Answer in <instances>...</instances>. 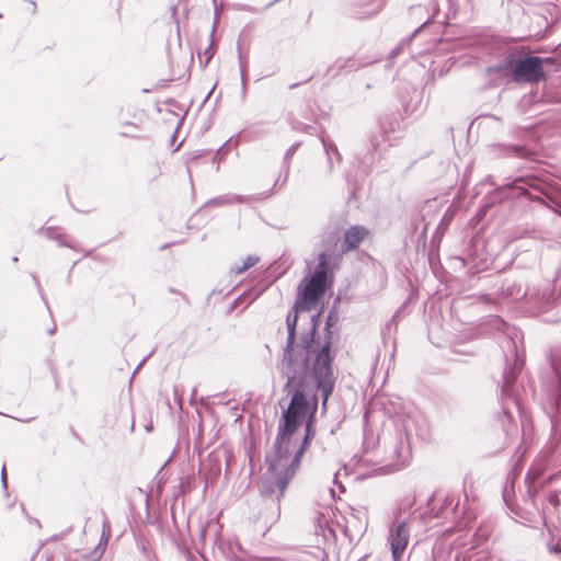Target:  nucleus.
Here are the masks:
<instances>
[{"instance_id": "13", "label": "nucleus", "mask_w": 561, "mask_h": 561, "mask_svg": "<svg viewBox=\"0 0 561 561\" xmlns=\"http://www.w3.org/2000/svg\"><path fill=\"white\" fill-rule=\"evenodd\" d=\"M393 129L394 128L391 123H389L388 126L383 124L380 126L379 133L374 135L370 139V145L375 152L381 151L383 149V144L390 141L388 134L393 131Z\"/></svg>"}, {"instance_id": "25", "label": "nucleus", "mask_w": 561, "mask_h": 561, "mask_svg": "<svg viewBox=\"0 0 561 561\" xmlns=\"http://www.w3.org/2000/svg\"><path fill=\"white\" fill-rule=\"evenodd\" d=\"M1 481L2 485L5 489L7 488V474H5V467L3 466L1 469Z\"/></svg>"}, {"instance_id": "7", "label": "nucleus", "mask_w": 561, "mask_h": 561, "mask_svg": "<svg viewBox=\"0 0 561 561\" xmlns=\"http://www.w3.org/2000/svg\"><path fill=\"white\" fill-rule=\"evenodd\" d=\"M409 537L408 522L402 520L390 527L388 540L390 542L391 554L394 561L401 560L409 543Z\"/></svg>"}, {"instance_id": "5", "label": "nucleus", "mask_w": 561, "mask_h": 561, "mask_svg": "<svg viewBox=\"0 0 561 561\" xmlns=\"http://www.w3.org/2000/svg\"><path fill=\"white\" fill-rule=\"evenodd\" d=\"M543 61L545 59L537 56H528L516 61L506 58L500 61L493 70L515 82L536 83L543 77Z\"/></svg>"}, {"instance_id": "8", "label": "nucleus", "mask_w": 561, "mask_h": 561, "mask_svg": "<svg viewBox=\"0 0 561 561\" xmlns=\"http://www.w3.org/2000/svg\"><path fill=\"white\" fill-rule=\"evenodd\" d=\"M545 472V466L542 463L533 465L526 477L525 483L527 486V501L531 503L533 506L537 505V496H539L540 489L543 483L540 481L542 473Z\"/></svg>"}, {"instance_id": "24", "label": "nucleus", "mask_w": 561, "mask_h": 561, "mask_svg": "<svg viewBox=\"0 0 561 561\" xmlns=\"http://www.w3.org/2000/svg\"><path fill=\"white\" fill-rule=\"evenodd\" d=\"M239 62H240V69H241V77H242V81H243L244 73H245V62L243 61L241 54L239 55Z\"/></svg>"}, {"instance_id": "4", "label": "nucleus", "mask_w": 561, "mask_h": 561, "mask_svg": "<svg viewBox=\"0 0 561 561\" xmlns=\"http://www.w3.org/2000/svg\"><path fill=\"white\" fill-rule=\"evenodd\" d=\"M317 260L318 263L314 272L310 276L305 277L299 286V297L301 298V302H297L294 307V311L289 312L291 318L295 312L297 314L299 310L309 311L313 309L325 293L329 285V262L327 253H319Z\"/></svg>"}, {"instance_id": "1", "label": "nucleus", "mask_w": 561, "mask_h": 561, "mask_svg": "<svg viewBox=\"0 0 561 561\" xmlns=\"http://www.w3.org/2000/svg\"><path fill=\"white\" fill-rule=\"evenodd\" d=\"M319 318L320 313L311 317L310 333L300 339L299 345H295L298 314L295 313L293 318L290 313L287 314L288 336L279 368L282 375L287 379L285 388H305L308 381L313 379L322 392L323 404H325L333 391L335 377L332 368L329 322L325 328L324 343H318L317 347L314 346L313 335Z\"/></svg>"}, {"instance_id": "20", "label": "nucleus", "mask_w": 561, "mask_h": 561, "mask_svg": "<svg viewBox=\"0 0 561 561\" xmlns=\"http://www.w3.org/2000/svg\"><path fill=\"white\" fill-rule=\"evenodd\" d=\"M298 144H294L291 145L288 150L286 151L285 153V157H284V161H285V168H286V175L288 174L289 172V160L290 158L294 156V153L296 152L297 148H298Z\"/></svg>"}, {"instance_id": "26", "label": "nucleus", "mask_w": 561, "mask_h": 561, "mask_svg": "<svg viewBox=\"0 0 561 561\" xmlns=\"http://www.w3.org/2000/svg\"><path fill=\"white\" fill-rule=\"evenodd\" d=\"M405 42H402L396 49L392 50L391 53V57H394L399 54L400 49L402 48V46L404 45Z\"/></svg>"}, {"instance_id": "3", "label": "nucleus", "mask_w": 561, "mask_h": 561, "mask_svg": "<svg viewBox=\"0 0 561 561\" xmlns=\"http://www.w3.org/2000/svg\"><path fill=\"white\" fill-rule=\"evenodd\" d=\"M285 389L289 393L293 392V397L288 408L283 413L274 443L276 444L278 455H283V453L289 451L290 449L296 450L299 447L297 443L293 442L291 436L308 411V400L304 388Z\"/></svg>"}, {"instance_id": "21", "label": "nucleus", "mask_w": 561, "mask_h": 561, "mask_svg": "<svg viewBox=\"0 0 561 561\" xmlns=\"http://www.w3.org/2000/svg\"><path fill=\"white\" fill-rule=\"evenodd\" d=\"M38 232H39L41 234H44L45 237H47V238H49V239H56V240H57V239H59V236L55 234V230H54V228H51V227H48V228H41V229L38 230Z\"/></svg>"}, {"instance_id": "10", "label": "nucleus", "mask_w": 561, "mask_h": 561, "mask_svg": "<svg viewBox=\"0 0 561 561\" xmlns=\"http://www.w3.org/2000/svg\"><path fill=\"white\" fill-rule=\"evenodd\" d=\"M368 231L365 227L352 226L344 232L343 250L350 251L358 247V244L365 239Z\"/></svg>"}, {"instance_id": "14", "label": "nucleus", "mask_w": 561, "mask_h": 561, "mask_svg": "<svg viewBox=\"0 0 561 561\" xmlns=\"http://www.w3.org/2000/svg\"><path fill=\"white\" fill-rule=\"evenodd\" d=\"M244 202V196L241 195H222L215 197L210 201H208L205 204V207L207 206H224L232 203H242Z\"/></svg>"}, {"instance_id": "29", "label": "nucleus", "mask_w": 561, "mask_h": 561, "mask_svg": "<svg viewBox=\"0 0 561 561\" xmlns=\"http://www.w3.org/2000/svg\"><path fill=\"white\" fill-rule=\"evenodd\" d=\"M33 279H34L38 290H41V285H39L38 278L35 275H33Z\"/></svg>"}, {"instance_id": "18", "label": "nucleus", "mask_w": 561, "mask_h": 561, "mask_svg": "<svg viewBox=\"0 0 561 561\" xmlns=\"http://www.w3.org/2000/svg\"><path fill=\"white\" fill-rule=\"evenodd\" d=\"M214 55V45L209 44V46L203 51L198 54L199 61L202 66L205 68Z\"/></svg>"}, {"instance_id": "28", "label": "nucleus", "mask_w": 561, "mask_h": 561, "mask_svg": "<svg viewBox=\"0 0 561 561\" xmlns=\"http://www.w3.org/2000/svg\"><path fill=\"white\" fill-rule=\"evenodd\" d=\"M396 454H397V457L398 459H401V458H404V456L402 455V450L400 449H396Z\"/></svg>"}, {"instance_id": "31", "label": "nucleus", "mask_w": 561, "mask_h": 561, "mask_svg": "<svg viewBox=\"0 0 561 561\" xmlns=\"http://www.w3.org/2000/svg\"><path fill=\"white\" fill-rule=\"evenodd\" d=\"M419 31H420V27H419L417 30H415V31H414V33H413V34H412V36L408 39V42H410V41H411V38H412L416 33H419Z\"/></svg>"}, {"instance_id": "19", "label": "nucleus", "mask_w": 561, "mask_h": 561, "mask_svg": "<svg viewBox=\"0 0 561 561\" xmlns=\"http://www.w3.org/2000/svg\"><path fill=\"white\" fill-rule=\"evenodd\" d=\"M546 546L549 553L554 556H561V540H558L556 542L554 539L551 538Z\"/></svg>"}, {"instance_id": "11", "label": "nucleus", "mask_w": 561, "mask_h": 561, "mask_svg": "<svg viewBox=\"0 0 561 561\" xmlns=\"http://www.w3.org/2000/svg\"><path fill=\"white\" fill-rule=\"evenodd\" d=\"M537 507L534 506L538 512H541V518L545 519L548 513L557 512L561 505V491L550 492L547 496V504L543 501L537 499Z\"/></svg>"}, {"instance_id": "17", "label": "nucleus", "mask_w": 561, "mask_h": 561, "mask_svg": "<svg viewBox=\"0 0 561 561\" xmlns=\"http://www.w3.org/2000/svg\"><path fill=\"white\" fill-rule=\"evenodd\" d=\"M516 379V375L512 371L505 373L503 376L502 392L510 396V389Z\"/></svg>"}, {"instance_id": "34", "label": "nucleus", "mask_w": 561, "mask_h": 561, "mask_svg": "<svg viewBox=\"0 0 561 561\" xmlns=\"http://www.w3.org/2000/svg\"><path fill=\"white\" fill-rule=\"evenodd\" d=\"M552 480V477H549L546 482H550Z\"/></svg>"}, {"instance_id": "6", "label": "nucleus", "mask_w": 561, "mask_h": 561, "mask_svg": "<svg viewBox=\"0 0 561 561\" xmlns=\"http://www.w3.org/2000/svg\"><path fill=\"white\" fill-rule=\"evenodd\" d=\"M550 364L556 377V385L550 394L551 413L550 420L553 430L561 425V348L551 353Z\"/></svg>"}, {"instance_id": "15", "label": "nucleus", "mask_w": 561, "mask_h": 561, "mask_svg": "<svg viewBox=\"0 0 561 561\" xmlns=\"http://www.w3.org/2000/svg\"><path fill=\"white\" fill-rule=\"evenodd\" d=\"M259 262V257L256 255H248L241 265H233L231 267V271L234 273V274H241L243 272H245L248 268L254 266L256 263Z\"/></svg>"}, {"instance_id": "23", "label": "nucleus", "mask_w": 561, "mask_h": 561, "mask_svg": "<svg viewBox=\"0 0 561 561\" xmlns=\"http://www.w3.org/2000/svg\"><path fill=\"white\" fill-rule=\"evenodd\" d=\"M108 534H110V524H108V522H107V520H105V522L103 523V531H102V537H105V536H106V538H105V542H106V541H107V539H108Z\"/></svg>"}, {"instance_id": "22", "label": "nucleus", "mask_w": 561, "mask_h": 561, "mask_svg": "<svg viewBox=\"0 0 561 561\" xmlns=\"http://www.w3.org/2000/svg\"><path fill=\"white\" fill-rule=\"evenodd\" d=\"M173 397H174V400L178 403L179 408L182 410L183 394H182V391H180L178 387H174V389H173Z\"/></svg>"}, {"instance_id": "9", "label": "nucleus", "mask_w": 561, "mask_h": 561, "mask_svg": "<svg viewBox=\"0 0 561 561\" xmlns=\"http://www.w3.org/2000/svg\"><path fill=\"white\" fill-rule=\"evenodd\" d=\"M333 512L325 507L322 512H317L314 516L316 534L321 535L325 540L335 537L334 530L330 526Z\"/></svg>"}, {"instance_id": "12", "label": "nucleus", "mask_w": 561, "mask_h": 561, "mask_svg": "<svg viewBox=\"0 0 561 561\" xmlns=\"http://www.w3.org/2000/svg\"><path fill=\"white\" fill-rule=\"evenodd\" d=\"M360 67V64L353 57H340L329 68L328 75L337 76L342 71H354Z\"/></svg>"}, {"instance_id": "32", "label": "nucleus", "mask_w": 561, "mask_h": 561, "mask_svg": "<svg viewBox=\"0 0 561 561\" xmlns=\"http://www.w3.org/2000/svg\"><path fill=\"white\" fill-rule=\"evenodd\" d=\"M60 244H61V245H65V247H70V248L72 247L69 242H66V241H65V242H61Z\"/></svg>"}, {"instance_id": "2", "label": "nucleus", "mask_w": 561, "mask_h": 561, "mask_svg": "<svg viewBox=\"0 0 561 561\" xmlns=\"http://www.w3.org/2000/svg\"><path fill=\"white\" fill-rule=\"evenodd\" d=\"M311 439L310 423L306 426V434L302 443L294 450L278 455L276 444L273 451L266 456L268 469L261 481V494L263 496L276 495L277 501L284 495L288 482L293 479L300 466L302 455Z\"/></svg>"}, {"instance_id": "16", "label": "nucleus", "mask_w": 561, "mask_h": 561, "mask_svg": "<svg viewBox=\"0 0 561 561\" xmlns=\"http://www.w3.org/2000/svg\"><path fill=\"white\" fill-rule=\"evenodd\" d=\"M321 142L323 145L325 153L329 157L330 169H332L331 154H335L339 161H341V154L333 141L327 139L325 137H321Z\"/></svg>"}, {"instance_id": "30", "label": "nucleus", "mask_w": 561, "mask_h": 561, "mask_svg": "<svg viewBox=\"0 0 561 561\" xmlns=\"http://www.w3.org/2000/svg\"><path fill=\"white\" fill-rule=\"evenodd\" d=\"M31 4H32V12L34 13L36 10V3L32 1Z\"/></svg>"}, {"instance_id": "27", "label": "nucleus", "mask_w": 561, "mask_h": 561, "mask_svg": "<svg viewBox=\"0 0 561 561\" xmlns=\"http://www.w3.org/2000/svg\"><path fill=\"white\" fill-rule=\"evenodd\" d=\"M45 561H64V559L60 556H58V557L51 556V557H46Z\"/></svg>"}, {"instance_id": "33", "label": "nucleus", "mask_w": 561, "mask_h": 561, "mask_svg": "<svg viewBox=\"0 0 561 561\" xmlns=\"http://www.w3.org/2000/svg\"><path fill=\"white\" fill-rule=\"evenodd\" d=\"M55 331H56V328H53V329H50V330L48 331V333H49V334H54V333H55Z\"/></svg>"}]
</instances>
